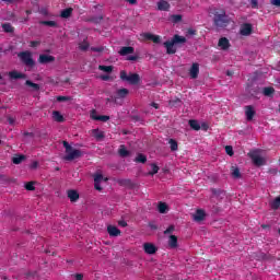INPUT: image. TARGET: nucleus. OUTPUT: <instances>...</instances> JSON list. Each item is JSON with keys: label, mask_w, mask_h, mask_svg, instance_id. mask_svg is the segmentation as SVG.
I'll return each instance as SVG.
<instances>
[{"label": "nucleus", "mask_w": 280, "mask_h": 280, "mask_svg": "<svg viewBox=\"0 0 280 280\" xmlns=\"http://www.w3.org/2000/svg\"><path fill=\"white\" fill-rule=\"evenodd\" d=\"M101 80H104L106 82V81L110 80V75L104 74L101 77Z\"/></svg>", "instance_id": "13d9d810"}, {"label": "nucleus", "mask_w": 280, "mask_h": 280, "mask_svg": "<svg viewBox=\"0 0 280 280\" xmlns=\"http://www.w3.org/2000/svg\"><path fill=\"white\" fill-rule=\"evenodd\" d=\"M8 122L10 124V126H13V124H14V118L9 117V118H8Z\"/></svg>", "instance_id": "680f3d73"}, {"label": "nucleus", "mask_w": 280, "mask_h": 280, "mask_svg": "<svg viewBox=\"0 0 280 280\" xmlns=\"http://www.w3.org/2000/svg\"><path fill=\"white\" fill-rule=\"evenodd\" d=\"M170 248H178V237L176 235H171L168 237Z\"/></svg>", "instance_id": "5701e85b"}, {"label": "nucleus", "mask_w": 280, "mask_h": 280, "mask_svg": "<svg viewBox=\"0 0 280 280\" xmlns=\"http://www.w3.org/2000/svg\"><path fill=\"white\" fill-rule=\"evenodd\" d=\"M84 276L82 273H77L75 275V280H83Z\"/></svg>", "instance_id": "bf43d9fd"}, {"label": "nucleus", "mask_w": 280, "mask_h": 280, "mask_svg": "<svg viewBox=\"0 0 280 280\" xmlns=\"http://www.w3.org/2000/svg\"><path fill=\"white\" fill-rule=\"evenodd\" d=\"M24 187H25L26 191H35L36 190V187H34V182H27Z\"/></svg>", "instance_id": "79ce46f5"}, {"label": "nucleus", "mask_w": 280, "mask_h": 280, "mask_svg": "<svg viewBox=\"0 0 280 280\" xmlns=\"http://www.w3.org/2000/svg\"><path fill=\"white\" fill-rule=\"evenodd\" d=\"M25 84L26 86H31V89H33L34 91H40V85L38 83L26 80Z\"/></svg>", "instance_id": "f704fd0d"}, {"label": "nucleus", "mask_w": 280, "mask_h": 280, "mask_svg": "<svg viewBox=\"0 0 280 280\" xmlns=\"http://www.w3.org/2000/svg\"><path fill=\"white\" fill-rule=\"evenodd\" d=\"M93 135H94V137H95V139H104V131H100V129H94L93 130Z\"/></svg>", "instance_id": "a19ab883"}, {"label": "nucleus", "mask_w": 280, "mask_h": 280, "mask_svg": "<svg viewBox=\"0 0 280 280\" xmlns=\"http://www.w3.org/2000/svg\"><path fill=\"white\" fill-rule=\"evenodd\" d=\"M149 228L151 231H156L159 229V225L154 222H149Z\"/></svg>", "instance_id": "3c124183"}, {"label": "nucleus", "mask_w": 280, "mask_h": 280, "mask_svg": "<svg viewBox=\"0 0 280 280\" xmlns=\"http://www.w3.org/2000/svg\"><path fill=\"white\" fill-rule=\"evenodd\" d=\"M207 214L205 213V210H202V209H198L197 211H196V213L194 214V220L196 221V222H202V220H205V217H206Z\"/></svg>", "instance_id": "4be33fe9"}, {"label": "nucleus", "mask_w": 280, "mask_h": 280, "mask_svg": "<svg viewBox=\"0 0 280 280\" xmlns=\"http://www.w3.org/2000/svg\"><path fill=\"white\" fill-rule=\"evenodd\" d=\"M23 161H25V155H16L12 159V163H14V165H21Z\"/></svg>", "instance_id": "473e14b6"}, {"label": "nucleus", "mask_w": 280, "mask_h": 280, "mask_svg": "<svg viewBox=\"0 0 280 280\" xmlns=\"http://www.w3.org/2000/svg\"><path fill=\"white\" fill-rule=\"evenodd\" d=\"M118 154L121 159H126L127 156H130V151L126 149V145L121 144L118 149Z\"/></svg>", "instance_id": "b1692460"}, {"label": "nucleus", "mask_w": 280, "mask_h": 280, "mask_svg": "<svg viewBox=\"0 0 280 280\" xmlns=\"http://www.w3.org/2000/svg\"><path fill=\"white\" fill-rule=\"evenodd\" d=\"M67 195L70 202H78V200H80V194L78 192V190L70 189L67 191Z\"/></svg>", "instance_id": "2eb2a0df"}, {"label": "nucleus", "mask_w": 280, "mask_h": 280, "mask_svg": "<svg viewBox=\"0 0 280 280\" xmlns=\"http://www.w3.org/2000/svg\"><path fill=\"white\" fill-rule=\"evenodd\" d=\"M90 46L91 45L89 44V42L83 40L81 44H79V49L81 51H88Z\"/></svg>", "instance_id": "58836bf2"}, {"label": "nucleus", "mask_w": 280, "mask_h": 280, "mask_svg": "<svg viewBox=\"0 0 280 280\" xmlns=\"http://www.w3.org/2000/svg\"><path fill=\"white\" fill-rule=\"evenodd\" d=\"M128 93H130L128 89L126 88L119 89L116 91L115 100H124L125 97H128Z\"/></svg>", "instance_id": "a211bd4d"}, {"label": "nucleus", "mask_w": 280, "mask_h": 280, "mask_svg": "<svg viewBox=\"0 0 280 280\" xmlns=\"http://www.w3.org/2000/svg\"><path fill=\"white\" fill-rule=\"evenodd\" d=\"M91 51H95L96 54H102V51H104V47H91Z\"/></svg>", "instance_id": "09e8293b"}, {"label": "nucleus", "mask_w": 280, "mask_h": 280, "mask_svg": "<svg viewBox=\"0 0 280 280\" xmlns=\"http://www.w3.org/2000/svg\"><path fill=\"white\" fill-rule=\"evenodd\" d=\"M49 62H56V57L51 55H39V58H38L39 65H49Z\"/></svg>", "instance_id": "9d476101"}, {"label": "nucleus", "mask_w": 280, "mask_h": 280, "mask_svg": "<svg viewBox=\"0 0 280 280\" xmlns=\"http://www.w3.org/2000/svg\"><path fill=\"white\" fill-rule=\"evenodd\" d=\"M120 80L128 82L131 85H137L141 82V77L138 73H129L126 70L120 71Z\"/></svg>", "instance_id": "7ed1b4c3"}, {"label": "nucleus", "mask_w": 280, "mask_h": 280, "mask_svg": "<svg viewBox=\"0 0 280 280\" xmlns=\"http://www.w3.org/2000/svg\"><path fill=\"white\" fill-rule=\"evenodd\" d=\"M4 1L5 3H12L14 0H2Z\"/></svg>", "instance_id": "774afa93"}, {"label": "nucleus", "mask_w": 280, "mask_h": 280, "mask_svg": "<svg viewBox=\"0 0 280 280\" xmlns=\"http://www.w3.org/2000/svg\"><path fill=\"white\" fill-rule=\"evenodd\" d=\"M143 250L147 255H154L156 254V250H159V248L152 243H144Z\"/></svg>", "instance_id": "9b49d317"}, {"label": "nucleus", "mask_w": 280, "mask_h": 280, "mask_svg": "<svg viewBox=\"0 0 280 280\" xmlns=\"http://www.w3.org/2000/svg\"><path fill=\"white\" fill-rule=\"evenodd\" d=\"M262 259H270V256H268L267 254H262Z\"/></svg>", "instance_id": "0e129e2a"}, {"label": "nucleus", "mask_w": 280, "mask_h": 280, "mask_svg": "<svg viewBox=\"0 0 280 280\" xmlns=\"http://www.w3.org/2000/svg\"><path fill=\"white\" fill-rule=\"evenodd\" d=\"M57 102H71V96H57Z\"/></svg>", "instance_id": "a18cd8bd"}, {"label": "nucleus", "mask_w": 280, "mask_h": 280, "mask_svg": "<svg viewBox=\"0 0 280 280\" xmlns=\"http://www.w3.org/2000/svg\"><path fill=\"white\" fill-rule=\"evenodd\" d=\"M218 46L223 50L226 51V49H229V47H231V42H229V38L226 37H221L219 39Z\"/></svg>", "instance_id": "dca6fc26"}, {"label": "nucleus", "mask_w": 280, "mask_h": 280, "mask_svg": "<svg viewBox=\"0 0 280 280\" xmlns=\"http://www.w3.org/2000/svg\"><path fill=\"white\" fill-rule=\"evenodd\" d=\"M90 117L91 119H93L94 121H103L106 122L110 119V116H106V115H97V110L92 109L90 113Z\"/></svg>", "instance_id": "423d86ee"}, {"label": "nucleus", "mask_w": 280, "mask_h": 280, "mask_svg": "<svg viewBox=\"0 0 280 280\" xmlns=\"http://www.w3.org/2000/svg\"><path fill=\"white\" fill-rule=\"evenodd\" d=\"M73 14V9L72 8H67L61 11L60 16L61 19H69Z\"/></svg>", "instance_id": "c85d7f7f"}, {"label": "nucleus", "mask_w": 280, "mask_h": 280, "mask_svg": "<svg viewBox=\"0 0 280 280\" xmlns=\"http://www.w3.org/2000/svg\"><path fill=\"white\" fill-rule=\"evenodd\" d=\"M118 185L121 187H132V180L131 179H118Z\"/></svg>", "instance_id": "c756f323"}, {"label": "nucleus", "mask_w": 280, "mask_h": 280, "mask_svg": "<svg viewBox=\"0 0 280 280\" xmlns=\"http://www.w3.org/2000/svg\"><path fill=\"white\" fill-rule=\"evenodd\" d=\"M118 54L120 56H128L129 54H135V47H132V46H125V47L120 48Z\"/></svg>", "instance_id": "412c9836"}, {"label": "nucleus", "mask_w": 280, "mask_h": 280, "mask_svg": "<svg viewBox=\"0 0 280 280\" xmlns=\"http://www.w3.org/2000/svg\"><path fill=\"white\" fill-rule=\"evenodd\" d=\"M168 143L172 152H176V150H178V142L176 140L170 139Z\"/></svg>", "instance_id": "c9c22d12"}, {"label": "nucleus", "mask_w": 280, "mask_h": 280, "mask_svg": "<svg viewBox=\"0 0 280 280\" xmlns=\"http://www.w3.org/2000/svg\"><path fill=\"white\" fill-rule=\"evenodd\" d=\"M9 78H11V80H24V78H26L25 73H21L16 70L10 71L9 72Z\"/></svg>", "instance_id": "6ab92c4d"}, {"label": "nucleus", "mask_w": 280, "mask_h": 280, "mask_svg": "<svg viewBox=\"0 0 280 280\" xmlns=\"http://www.w3.org/2000/svg\"><path fill=\"white\" fill-rule=\"evenodd\" d=\"M249 159H252L254 165L256 167H261L266 165V159H264L261 155H259V151H252L248 153Z\"/></svg>", "instance_id": "39448f33"}, {"label": "nucleus", "mask_w": 280, "mask_h": 280, "mask_svg": "<svg viewBox=\"0 0 280 280\" xmlns=\"http://www.w3.org/2000/svg\"><path fill=\"white\" fill-rule=\"evenodd\" d=\"M136 163H147L148 162V156H145L143 153H139L136 159Z\"/></svg>", "instance_id": "72a5a7b5"}, {"label": "nucleus", "mask_w": 280, "mask_h": 280, "mask_svg": "<svg viewBox=\"0 0 280 280\" xmlns=\"http://www.w3.org/2000/svg\"><path fill=\"white\" fill-rule=\"evenodd\" d=\"M171 42L174 43L175 45H184V43H187V38L185 36H180L176 34L173 36Z\"/></svg>", "instance_id": "aec40b11"}, {"label": "nucleus", "mask_w": 280, "mask_h": 280, "mask_svg": "<svg viewBox=\"0 0 280 280\" xmlns=\"http://www.w3.org/2000/svg\"><path fill=\"white\" fill-rule=\"evenodd\" d=\"M39 25H47L48 27H58L56 21H40Z\"/></svg>", "instance_id": "e433bc0d"}, {"label": "nucleus", "mask_w": 280, "mask_h": 280, "mask_svg": "<svg viewBox=\"0 0 280 280\" xmlns=\"http://www.w3.org/2000/svg\"><path fill=\"white\" fill-rule=\"evenodd\" d=\"M200 74V65L198 62H194L189 69V77L191 80H197Z\"/></svg>", "instance_id": "6e6552de"}, {"label": "nucleus", "mask_w": 280, "mask_h": 280, "mask_svg": "<svg viewBox=\"0 0 280 280\" xmlns=\"http://www.w3.org/2000/svg\"><path fill=\"white\" fill-rule=\"evenodd\" d=\"M225 152L229 156H233L234 152H233V147L231 145H226L225 147Z\"/></svg>", "instance_id": "de8ad7c7"}, {"label": "nucleus", "mask_w": 280, "mask_h": 280, "mask_svg": "<svg viewBox=\"0 0 280 280\" xmlns=\"http://www.w3.org/2000/svg\"><path fill=\"white\" fill-rule=\"evenodd\" d=\"M102 180H104V175L102 174H96L94 176V183H102Z\"/></svg>", "instance_id": "49530a36"}, {"label": "nucleus", "mask_w": 280, "mask_h": 280, "mask_svg": "<svg viewBox=\"0 0 280 280\" xmlns=\"http://www.w3.org/2000/svg\"><path fill=\"white\" fill-rule=\"evenodd\" d=\"M107 233L110 237H119V235H121V230H119L117 226L115 225H108L107 226Z\"/></svg>", "instance_id": "ddd939ff"}, {"label": "nucleus", "mask_w": 280, "mask_h": 280, "mask_svg": "<svg viewBox=\"0 0 280 280\" xmlns=\"http://www.w3.org/2000/svg\"><path fill=\"white\" fill-rule=\"evenodd\" d=\"M231 176L234 178H242V173L240 172V167L232 166L231 167Z\"/></svg>", "instance_id": "cd10ccee"}, {"label": "nucleus", "mask_w": 280, "mask_h": 280, "mask_svg": "<svg viewBox=\"0 0 280 280\" xmlns=\"http://www.w3.org/2000/svg\"><path fill=\"white\" fill-rule=\"evenodd\" d=\"M262 95H265V97H272V95H275V88L272 86L264 88Z\"/></svg>", "instance_id": "a878e982"}, {"label": "nucleus", "mask_w": 280, "mask_h": 280, "mask_svg": "<svg viewBox=\"0 0 280 280\" xmlns=\"http://www.w3.org/2000/svg\"><path fill=\"white\" fill-rule=\"evenodd\" d=\"M271 209H273V211H277V209H279L280 207V197H277L271 203H270Z\"/></svg>", "instance_id": "4c0bfd02"}, {"label": "nucleus", "mask_w": 280, "mask_h": 280, "mask_svg": "<svg viewBox=\"0 0 280 280\" xmlns=\"http://www.w3.org/2000/svg\"><path fill=\"white\" fill-rule=\"evenodd\" d=\"M261 229H270V225H268V224H262V225H261Z\"/></svg>", "instance_id": "338daca9"}, {"label": "nucleus", "mask_w": 280, "mask_h": 280, "mask_svg": "<svg viewBox=\"0 0 280 280\" xmlns=\"http://www.w3.org/2000/svg\"><path fill=\"white\" fill-rule=\"evenodd\" d=\"M151 172H149L150 176H154V174H159V166L156 164H151Z\"/></svg>", "instance_id": "37998d69"}, {"label": "nucleus", "mask_w": 280, "mask_h": 280, "mask_svg": "<svg viewBox=\"0 0 280 280\" xmlns=\"http://www.w3.org/2000/svg\"><path fill=\"white\" fill-rule=\"evenodd\" d=\"M250 5H252V8L257 9L259 5L258 0H250Z\"/></svg>", "instance_id": "603ef678"}, {"label": "nucleus", "mask_w": 280, "mask_h": 280, "mask_svg": "<svg viewBox=\"0 0 280 280\" xmlns=\"http://www.w3.org/2000/svg\"><path fill=\"white\" fill-rule=\"evenodd\" d=\"M163 46L165 47L166 54L168 56H172V55L176 54V51H177L176 44L174 42H172V39L164 42Z\"/></svg>", "instance_id": "0eeeda50"}, {"label": "nucleus", "mask_w": 280, "mask_h": 280, "mask_svg": "<svg viewBox=\"0 0 280 280\" xmlns=\"http://www.w3.org/2000/svg\"><path fill=\"white\" fill-rule=\"evenodd\" d=\"M240 33L242 36H250L253 34V25L250 23L243 24Z\"/></svg>", "instance_id": "f8f14e48"}, {"label": "nucleus", "mask_w": 280, "mask_h": 280, "mask_svg": "<svg viewBox=\"0 0 280 280\" xmlns=\"http://www.w3.org/2000/svg\"><path fill=\"white\" fill-rule=\"evenodd\" d=\"M1 27L5 34H14V26L10 23H2Z\"/></svg>", "instance_id": "393cba45"}, {"label": "nucleus", "mask_w": 280, "mask_h": 280, "mask_svg": "<svg viewBox=\"0 0 280 280\" xmlns=\"http://www.w3.org/2000/svg\"><path fill=\"white\" fill-rule=\"evenodd\" d=\"M159 213H167V203L160 201L158 205Z\"/></svg>", "instance_id": "7c9ffc66"}, {"label": "nucleus", "mask_w": 280, "mask_h": 280, "mask_svg": "<svg viewBox=\"0 0 280 280\" xmlns=\"http://www.w3.org/2000/svg\"><path fill=\"white\" fill-rule=\"evenodd\" d=\"M52 118L55 121H58L59 124H62V121H65V116H62V114H60V112L58 110L52 112Z\"/></svg>", "instance_id": "bb28decb"}, {"label": "nucleus", "mask_w": 280, "mask_h": 280, "mask_svg": "<svg viewBox=\"0 0 280 280\" xmlns=\"http://www.w3.org/2000/svg\"><path fill=\"white\" fill-rule=\"evenodd\" d=\"M213 22L215 27L224 28L228 27L229 23H231V20L229 19V15H226V11L224 9H214L213 12Z\"/></svg>", "instance_id": "f257e3e1"}, {"label": "nucleus", "mask_w": 280, "mask_h": 280, "mask_svg": "<svg viewBox=\"0 0 280 280\" xmlns=\"http://www.w3.org/2000/svg\"><path fill=\"white\" fill-rule=\"evenodd\" d=\"M271 5H276V8H280V0H271Z\"/></svg>", "instance_id": "6e6d98bb"}, {"label": "nucleus", "mask_w": 280, "mask_h": 280, "mask_svg": "<svg viewBox=\"0 0 280 280\" xmlns=\"http://www.w3.org/2000/svg\"><path fill=\"white\" fill-rule=\"evenodd\" d=\"M151 106H152L153 108H155V109H159V104L155 103V102L151 103Z\"/></svg>", "instance_id": "e2e57ef3"}, {"label": "nucleus", "mask_w": 280, "mask_h": 280, "mask_svg": "<svg viewBox=\"0 0 280 280\" xmlns=\"http://www.w3.org/2000/svg\"><path fill=\"white\" fill-rule=\"evenodd\" d=\"M98 69L105 73H113V66H98Z\"/></svg>", "instance_id": "ea45409f"}, {"label": "nucleus", "mask_w": 280, "mask_h": 280, "mask_svg": "<svg viewBox=\"0 0 280 280\" xmlns=\"http://www.w3.org/2000/svg\"><path fill=\"white\" fill-rule=\"evenodd\" d=\"M18 58H20L21 62L25 65V67H34L36 61H34V57H32V51L24 50L18 54Z\"/></svg>", "instance_id": "20e7f679"}, {"label": "nucleus", "mask_w": 280, "mask_h": 280, "mask_svg": "<svg viewBox=\"0 0 280 280\" xmlns=\"http://www.w3.org/2000/svg\"><path fill=\"white\" fill-rule=\"evenodd\" d=\"M62 145L66 150V155L63 156V161H75V159H81L82 152L78 149H73L69 142L63 141Z\"/></svg>", "instance_id": "f03ea898"}, {"label": "nucleus", "mask_w": 280, "mask_h": 280, "mask_svg": "<svg viewBox=\"0 0 280 280\" xmlns=\"http://www.w3.org/2000/svg\"><path fill=\"white\" fill-rule=\"evenodd\" d=\"M143 38L145 40H152V43H155L156 45H159V43H161V36L154 35L152 33H144Z\"/></svg>", "instance_id": "4468645a"}, {"label": "nucleus", "mask_w": 280, "mask_h": 280, "mask_svg": "<svg viewBox=\"0 0 280 280\" xmlns=\"http://www.w3.org/2000/svg\"><path fill=\"white\" fill-rule=\"evenodd\" d=\"M170 2L165 1V0H160L158 2V10H160L161 12H170Z\"/></svg>", "instance_id": "f3484780"}, {"label": "nucleus", "mask_w": 280, "mask_h": 280, "mask_svg": "<svg viewBox=\"0 0 280 280\" xmlns=\"http://www.w3.org/2000/svg\"><path fill=\"white\" fill-rule=\"evenodd\" d=\"M139 57L138 56H129L128 57V60H131V61H135V60H138Z\"/></svg>", "instance_id": "052dcab7"}, {"label": "nucleus", "mask_w": 280, "mask_h": 280, "mask_svg": "<svg viewBox=\"0 0 280 280\" xmlns=\"http://www.w3.org/2000/svg\"><path fill=\"white\" fill-rule=\"evenodd\" d=\"M226 75H229V77L233 75V71L228 70V71H226Z\"/></svg>", "instance_id": "69168bd1"}, {"label": "nucleus", "mask_w": 280, "mask_h": 280, "mask_svg": "<svg viewBox=\"0 0 280 280\" xmlns=\"http://www.w3.org/2000/svg\"><path fill=\"white\" fill-rule=\"evenodd\" d=\"M118 225L126 228V226H128V223L126 221L121 220V221H118Z\"/></svg>", "instance_id": "4d7b16f0"}, {"label": "nucleus", "mask_w": 280, "mask_h": 280, "mask_svg": "<svg viewBox=\"0 0 280 280\" xmlns=\"http://www.w3.org/2000/svg\"><path fill=\"white\" fill-rule=\"evenodd\" d=\"M170 233H174V225H170V226L164 231V235H170Z\"/></svg>", "instance_id": "8fccbe9b"}, {"label": "nucleus", "mask_w": 280, "mask_h": 280, "mask_svg": "<svg viewBox=\"0 0 280 280\" xmlns=\"http://www.w3.org/2000/svg\"><path fill=\"white\" fill-rule=\"evenodd\" d=\"M188 124L192 130H200V122H198V120L191 119Z\"/></svg>", "instance_id": "2f4dec72"}, {"label": "nucleus", "mask_w": 280, "mask_h": 280, "mask_svg": "<svg viewBox=\"0 0 280 280\" xmlns=\"http://www.w3.org/2000/svg\"><path fill=\"white\" fill-rule=\"evenodd\" d=\"M255 115H257V112H255V107L253 105L245 106V117L247 121H253Z\"/></svg>", "instance_id": "1a4fd4ad"}, {"label": "nucleus", "mask_w": 280, "mask_h": 280, "mask_svg": "<svg viewBox=\"0 0 280 280\" xmlns=\"http://www.w3.org/2000/svg\"><path fill=\"white\" fill-rule=\"evenodd\" d=\"M38 45H40V42H37V40H32L30 43V47H38Z\"/></svg>", "instance_id": "864d4df0"}, {"label": "nucleus", "mask_w": 280, "mask_h": 280, "mask_svg": "<svg viewBox=\"0 0 280 280\" xmlns=\"http://www.w3.org/2000/svg\"><path fill=\"white\" fill-rule=\"evenodd\" d=\"M172 21H173V23H180V21H183V15L174 14V15H172Z\"/></svg>", "instance_id": "c03bdc74"}, {"label": "nucleus", "mask_w": 280, "mask_h": 280, "mask_svg": "<svg viewBox=\"0 0 280 280\" xmlns=\"http://www.w3.org/2000/svg\"><path fill=\"white\" fill-rule=\"evenodd\" d=\"M94 189L97 191H102V186H100V182H94Z\"/></svg>", "instance_id": "5fc2aeb1"}]
</instances>
